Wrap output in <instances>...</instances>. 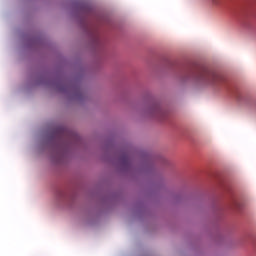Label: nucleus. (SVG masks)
I'll use <instances>...</instances> for the list:
<instances>
[{"label": "nucleus", "mask_w": 256, "mask_h": 256, "mask_svg": "<svg viewBox=\"0 0 256 256\" xmlns=\"http://www.w3.org/2000/svg\"><path fill=\"white\" fill-rule=\"evenodd\" d=\"M153 114L155 115V117H159L160 115H163V110L161 109V107L156 106L153 110Z\"/></svg>", "instance_id": "nucleus-2"}, {"label": "nucleus", "mask_w": 256, "mask_h": 256, "mask_svg": "<svg viewBox=\"0 0 256 256\" xmlns=\"http://www.w3.org/2000/svg\"><path fill=\"white\" fill-rule=\"evenodd\" d=\"M213 5H219V0H212Z\"/></svg>", "instance_id": "nucleus-3"}, {"label": "nucleus", "mask_w": 256, "mask_h": 256, "mask_svg": "<svg viewBox=\"0 0 256 256\" xmlns=\"http://www.w3.org/2000/svg\"><path fill=\"white\" fill-rule=\"evenodd\" d=\"M194 78L197 81H202V83H208V85H217L223 81V76L211 71L207 68H202L195 75Z\"/></svg>", "instance_id": "nucleus-1"}]
</instances>
